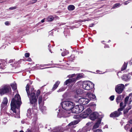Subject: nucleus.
Listing matches in <instances>:
<instances>
[{
  "mask_svg": "<svg viewBox=\"0 0 132 132\" xmlns=\"http://www.w3.org/2000/svg\"><path fill=\"white\" fill-rule=\"evenodd\" d=\"M21 104V98L19 94H16L14 98L12 100L11 103V110L14 113H16V109H19Z\"/></svg>",
  "mask_w": 132,
  "mask_h": 132,
  "instance_id": "nucleus-1",
  "label": "nucleus"
},
{
  "mask_svg": "<svg viewBox=\"0 0 132 132\" xmlns=\"http://www.w3.org/2000/svg\"><path fill=\"white\" fill-rule=\"evenodd\" d=\"M29 89V85L27 84L26 86V90L27 95L29 98L30 103L32 104H33L35 103L37 101V99L35 96V91L33 88H32L31 89L30 92Z\"/></svg>",
  "mask_w": 132,
  "mask_h": 132,
  "instance_id": "nucleus-2",
  "label": "nucleus"
},
{
  "mask_svg": "<svg viewBox=\"0 0 132 132\" xmlns=\"http://www.w3.org/2000/svg\"><path fill=\"white\" fill-rule=\"evenodd\" d=\"M62 108L66 110H70L74 105V103L72 102L64 101L61 103Z\"/></svg>",
  "mask_w": 132,
  "mask_h": 132,
  "instance_id": "nucleus-3",
  "label": "nucleus"
},
{
  "mask_svg": "<svg viewBox=\"0 0 132 132\" xmlns=\"http://www.w3.org/2000/svg\"><path fill=\"white\" fill-rule=\"evenodd\" d=\"M83 88L86 90H89L93 88L94 84L89 81H84L82 84Z\"/></svg>",
  "mask_w": 132,
  "mask_h": 132,
  "instance_id": "nucleus-4",
  "label": "nucleus"
},
{
  "mask_svg": "<svg viewBox=\"0 0 132 132\" xmlns=\"http://www.w3.org/2000/svg\"><path fill=\"white\" fill-rule=\"evenodd\" d=\"M84 106L80 105H77L73 107L71 109V112L72 113H78L81 112L84 110Z\"/></svg>",
  "mask_w": 132,
  "mask_h": 132,
  "instance_id": "nucleus-5",
  "label": "nucleus"
},
{
  "mask_svg": "<svg viewBox=\"0 0 132 132\" xmlns=\"http://www.w3.org/2000/svg\"><path fill=\"white\" fill-rule=\"evenodd\" d=\"M11 88L9 86H5L1 89H0V94L1 95H3L5 93L11 92Z\"/></svg>",
  "mask_w": 132,
  "mask_h": 132,
  "instance_id": "nucleus-6",
  "label": "nucleus"
},
{
  "mask_svg": "<svg viewBox=\"0 0 132 132\" xmlns=\"http://www.w3.org/2000/svg\"><path fill=\"white\" fill-rule=\"evenodd\" d=\"M125 88L124 85L122 84H120L116 86L115 90L117 93L118 94H120L122 92Z\"/></svg>",
  "mask_w": 132,
  "mask_h": 132,
  "instance_id": "nucleus-7",
  "label": "nucleus"
},
{
  "mask_svg": "<svg viewBox=\"0 0 132 132\" xmlns=\"http://www.w3.org/2000/svg\"><path fill=\"white\" fill-rule=\"evenodd\" d=\"M92 111L89 108H88L85 111L80 114V117L83 118H86L91 112Z\"/></svg>",
  "mask_w": 132,
  "mask_h": 132,
  "instance_id": "nucleus-8",
  "label": "nucleus"
},
{
  "mask_svg": "<svg viewBox=\"0 0 132 132\" xmlns=\"http://www.w3.org/2000/svg\"><path fill=\"white\" fill-rule=\"evenodd\" d=\"M122 110V108H120L118 109L117 111H115L112 113L110 114V117H118L121 114L120 111Z\"/></svg>",
  "mask_w": 132,
  "mask_h": 132,
  "instance_id": "nucleus-9",
  "label": "nucleus"
},
{
  "mask_svg": "<svg viewBox=\"0 0 132 132\" xmlns=\"http://www.w3.org/2000/svg\"><path fill=\"white\" fill-rule=\"evenodd\" d=\"M76 79L75 78H72L67 80L64 82V85H68L70 86H72L73 85L75 82Z\"/></svg>",
  "mask_w": 132,
  "mask_h": 132,
  "instance_id": "nucleus-10",
  "label": "nucleus"
},
{
  "mask_svg": "<svg viewBox=\"0 0 132 132\" xmlns=\"http://www.w3.org/2000/svg\"><path fill=\"white\" fill-rule=\"evenodd\" d=\"M90 100L88 98H82L78 99V102L80 104L85 105L88 104Z\"/></svg>",
  "mask_w": 132,
  "mask_h": 132,
  "instance_id": "nucleus-11",
  "label": "nucleus"
},
{
  "mask_svg": "<svg viewBox=\"0 0 132 132\" xmlns=\"http://www.w3.org/2000/svg\"><path fill=\"white\" fill-rule=\"evenodd\" d=\"M100 117L98 113L96 112L92 113L89 116V118L92 120H94L96 118Z\"/></svg>",
  "mask_w": 132,
  "mask_h": 132,
  "instance_id": "nucleus-12",
  "label": "nucleus"
},
{
  "mask_svg": "<svg viewBox=\"0 0 132 132\" xmlns=\"http://www.w3.org/2000/svg\"><path fill=\"white\" fill-rule=\"evenodd\" d=\"M69 78H75L76 79V81L77 79H80L82 78V76L81 74H79L78 75H75V74L70 75L69 76Z\"/></svg>",
  "mask_w": 132,
  "mask_h": 132,
  "instance_id": "nucleus-13",
  "label": "nucleus"
},
{
  "mask_svg": "<svg viewBox=\"0 0 132 132\" xmlns=\"http://www.w3.org/2000/svg\"><path fill=\"white\" fill-rule=\"evenodd\" d=\"M101 119L99 118L97 121L96 122L95 124L93 126V129L94 130L98 128L99 127L100 124L101 123Z\"/></svg>",
  "mask_w": 132,
  "mask_h": 132,
  "instance_id": "nucleus-14",
  "label": "nucleus"
},
{
  "mask_svg": "<svg viewBox=\"0 0 132 132\" xmlns=\"http://www.w3.org/2000/svg\"><path fill=\"white\" fill-rule=\"evenodd\" d=\"M87 95L90 98V100H92L95 98L96 96L95 95L90 93H88Z\"/></svg>",
  "mask_w": 132,
  "mask_h": 132,
  "instance_id": "nucleus-15",
  "label": "nucleus"
},
{
  "mask_svg": "<svg viewBox=\"0 0 132 132\" xmlns=\"http://www.w3.org/2000/svg\"><path fill=\"white\" fill-rule=\"evenodd\" d=\"M79 122V121L78 120H74L69 123L68 124V126H71L72 127L73 125H75L77 124Z\"/></svg>",
  "mask_w": 132,
  "mask_h": 132,
  "instance_id": "nucleus-16",
  "label": "nucleus"
},
{
  "mask_svg": "<svg viewBox=\"0 0 132 132\" xmlns=\"http://www.w3.org/2000/svg\"><path fill=\"white\" fill-rule=\"evenodd\" d=\"M8 102V101L7 98L5 97L4 98L3 101L2 102V103L1 104V106L2 107L3 106V104H4L5 106H6L7 103Z\"/></svg>",
  "mask_w": 132,
  "mask_h": 132,
  "instance_id": "nucleus-17",
  "label": "nucleus"
},
{
  "mask_svg": "<svg viewBox=\"0 0 132 132\" xmlns=\"http://www.w3.org/2000/svg\"><path fill=\"white\" fill-rule=\"evenodd\" d=\"M122 80L125 81H128L130 77L127 75H125L122 77Z\"/></svg>",
  "mask_w": 132,
  "mask_h": 132,
  "instance_id": "nucleus-18",
  "label": "nucleus"
},
{
  "mask_svg": "<svg viewBox=\"0 0 132 132\" xmlns=\"http://www.w3.org/2000/svg\"><path fill=\"white\" fill-rule=\"evenodd\" d=\"M60 82L59 81H56L55 84L54 85V86L52 88V89L53 90H55L58 86L59 85L60 83Z\"/></svg>",
  "mask_w": 132,
  "mask_h": 132,
  "instance_id": "nucleus-19",
  "label": "nucleus"
},
{
  "mask_svg": "<svg viewBox=\"0 0 132 132\" xmlns=\"http://www.w3.org/2000/svg\"><path fill=\"white\" fill-rule=\"evenodd\" d=\"M11 86L13 90H15L16 89L17 87L16 84L15 82L12 84L11 85Z\"/></svg>",
  "mask_w": 132,
  "mask_h": 132,
  "instance_id": "nucleus-20",
  "label": "nucleus"
},
{
  "mask_svg": "<svg viewBox=\"0 0 132 132\" xmlns=\"http://www.w3.org/2000/svg\"><path fill=\"white\" fill-rule=\"evenodd\" d=\"M75 7L74 6L72 5H69L68 7V9L69 10L72 11L74 9Z\"/></svg>",
  "mask_w": 132,
  "mask_h": 132,
  "instance_id": "nucleus-21",
  "label": "nucleus"
},
{
  "mask_svg": "<svg viewBox=\"0 0 132 132\" xmlns=\"http://www.w3.org/2000/svg\"><path fill=\"white\" fill-rule=\"evenodd\" d=\"M59 112L58 113V116L60 114H64V113H65V111L64 110H62L60 109H59Z\"/></svg>",
  "mask_w": 132,
  "mask_h": 132,
  "instance_id": "nucleus-22",
  "label": "nucleus"
},
{
  "mask_svg": "<svg viewBox=\"0 0 132 132\" xmlns=\"http://www.w3.org/2000/svg\"><path fill=\"white\" fill-rule=\"evenodd\" d=\"M53 19V18L52 16H49L47 18V20L48 22H51L52 21Z\"/></svg>",
  "mask_w": 132,
  "mask_h": 132,
  "instance_id": "nucleus-23",
  "label": "nucleus"
},
{
  "mask_svg": "<svg viewBox=\"0 0 132 132\" xmlns=\"http://www.w3.org/2000/svg\"><path fill=\"white\" fill-rule=\"evenodd\" d=\"M39 108L41 110L43 111L46 110V108L45 106H43V104L39 105Z\"/></svg>",
  "mask_w": 132,
  "mask_h": 132,
  "instance_id": "nucleus-24",
  "label": "nucleus"
},
{
  "mask_svg": "<svg viewBox=\"0 0 132 132\" xmlns=\"http://www.w3.org/2000/svg\"><path fill=\"white\" fill-rule=\"evenodd\" d=\"M42 96H39L38 99V103L39 105L43 104V103H42Z\"/></svg>",
  "mask_w": 132,
  "mask_h": 132,
  "instance_id": "nucleus-25",
  "label": "nucleus"
},
{
  "mask_svg": "<svg viewBox=\"0 0 132 132\" xmlns=\"http://www.w3.org/2000/svg\"><path fill=\"white\" fill-rule=\"evenodd\" d=\"M32 114L30 110H28L27 111V115L28 117H29V118H30V116Z\"/></svg>",
  "mask_w": 132,
  "mask_h": 132,
  "instance_id": "nucleus-26",
  "label": "nucleus"
},
{
  "mask_svg": "<svg viewBox=\"0 0 132 132\" xmlns=\"http://www.w3.org/2000/svg\"><path fill=\"white\" fill-rule=\"evenodd\" d=\"M127 64L125 63L121 68V70L123 71L127 67Z\"/></svg>",
  "mask_w": 132,
  "mask_h": 132,
  "instance_id": "nucleus-27",
  "label": "nucleus"
},
{
  "mask_svg": "<svg viewBox=\"0 0 132 132\" xmlns=\"http://www.w3.org/2000/svg\"><path fill=\"white\" fill-rule=\"evenodd\" d=\"M5 66L3 63H0V71L2 69H4Z\"/></svg>",
  "mask_w": 132,
  "mask_h": 132,
  "instance_id": "nucleus-28",
  "label": "nucleus"
},
{
  "mask_svg": "<svg viewBox=\"0 0 132 132\" xmlns=\"http://www.w3.org/2000/svg\"><path fill=\"white\" fill-rule=\"evenodd\" d=\"M132 95H131V96ZM131 96V95L130 96ZM129 96H129H129H127L126 97L125 99V104H126L127 102H128V100H129Z\"/></svg>",
  "mask_w": 132,
  "mask_h": 132,
  "instance_id": "nucleus-29",
  "label": "nucleus"
},
{
  "mask_svg": "<svg viewBox=\"0 0 132 132\" xmlns=\"http://www.w3.org/2000/svg\"><path fill=\"white\" fill-rule=\"evenodd\" d=\"M120 6V4L119 3H116L114 5L113 7L112 8V9H114L115 7H119Z\"/></svg>",
  "mask_w": 132,
  "mask_h": 132,
  "instance_id": "nucleus-30",
  "label": "nucleus"
},
{
  "mask_svg": "<svg viewBox=\"0 0 132 132\" xmlns=\"http://www.w3.org/2000/svg\"><path fill=\"white\" fill-rule=\"evenodd\" d=\"M67 51H64V52H63L62 54L61 55H62V56H64L65 55L67 54ZM67 54H68L69 53L68 52V51L67 52Z\"/></svg>",
  "mask_w": 132,
  "mask_h": 132,
  "instance_id": "nucleus-31",
  "label": "nucleus"
},
{
  "mask_svg": "<svg viewBox=\"0 0 132 132\" xmlns=\"http://www.w3.org/2000/svg\"><path fill=\"white\" fill-rule=\"evenodd\" d=\"M37 1V0H32L30 2L29 4H33L34 3L36 2Z\"/></svg>",
  "mask_w": 132,
  "mask_h": 132,
  "instance_id": "nucleus-32",
  "label": "nucleus"
},
{
  "mask_svg": "<svg viewBox=\"0 0 132 132\" xmlns=\"http://www.w3.org/2000/svg\"><path fill=\"white\" fill-rule=\"evenodd\" d=\"M79 117H80V115H79L77 114L73 116V118L76 119L79 118Z\"/></svg>",
  "mask_w": 132,
  "mask_h": 132,
  "instance_id": "nucleus-33",
  "label": "nucleus"
},
{
  "mask_svg": "<svg viewBox=\"0 0 132 132\" xmlns=\"http://www.w3.org/2000/svg\"><path fill=\"white\" fill-rule=\"evenodd\" d=\"M120 98L121 97L120 96H118L117 97L116 99V101L118 103L119 102V101L120 100Z\"/></svg>",
  "mask_w": 132,
  "mask_h": 132,
  "instance_id": "nucleus-34",
  "label": "nucleus"
},
{
  "mask_svg": "<svg viewBox=\"0 0 132 132\" xmlns=\"http://www.w3.org/2000/svg\"><path fill=\"white\" fill-rule=\"evenodd\" d=\"M40 91L39 90H37L36 93V96L37 97H38L39 95H40Z\"/></svg>",
  "mask_w": 132,
  "mask_h": 132,
  "instance_id": "nucleus-35",
  "label": "nucleus"
},
{
  "mask_svg": "<svg viewBox=\"0 0 132 132\" xmlns=\"http://www.w3.org/2000/svg\"><path fill=\"white\" fill-rule=\"evenodd\" d=\"M94 132H101L102 130L100 129H96L95 131V130H94Z\"/></svg>",
  "mask_w": 132,
  "mask_h": 132,
  "instance_id": "nucleus-36",
  "label": "nucleus"
},
{
  "mask_svg": "<svg viewBox=\"0 0 132 132\" xmlns=\"http://www.w3.org/2000/svg\"><path fill=\"white\" fill-rule=\"evenodd\" d=\"M65 89L64 88H62L60 89L59 90L57 91V92H59L62 91L64 90Z\"/></svg>",
  "mask_w": 132,
  "mask_h": 132,
  "instance_id": "nucleus-37",
  "label": "nucleus"
},
{
  "mask_svg": "<svg viewBox=\"0 0 132 132\" xmlns=\"http://www.w3.org/2000/svg\"><path fill=\"white\" fill-rule=\"evenodd\" d=\"M25 56L26 57H28L29 56V53H26L25 54Z\"/></svg>",
  "mask_w": 132,
  "mask_h": 132,
  "instance_id": "nucleus-38",
  "label": "nucleus"
},
{
  "mask_svg": "<svg viewBox=\"0 0 132 132\" xmlns=\"http://www.w3.org/2000/svg\"><path fill=\"white\" fill-rule=\"evenodd\" d=\"M20 117L19 113H18L16 114V115L15 116V117L16 118H19Z\"/></svg>",
  "mask_w": 132,
  "mask_h": 132,
  "instance_id": "nucleus-39",
  "label": "nucleus"
},
{
  "mask_svg": "<svg viewBox=\"0 0 132 132\" xmlns=\"http://www.w3.org/2000/svg\"><path fill=\"white\" fill-rule=\"evenodd\" d=\"M110 98L111 101H113L114 99V96H112L110 97Z\"/></svg>",
  "mask_w": 132,
  "mask_h": 132,
  "instance_id": "nucleus-40",
  "label": "nucleus"
},
{
  "mask_svg": "<svg viewBox=\"0 0 132 132\" xmlns=\"http://www.w3.org/2000/svg\"><path fill=\"white\" fill-rule=\"evenodd\" d=\"M38 127H43V125L41 123H39L38 124Z\"/></svg>",
  "mask_w": 132,
  "mask_h": 132,
  "instance_id": "nucleus-41",
  "label": "nucleus"
},
{
  "mask_svg": "<svg viewBox=\"0 0 132 132\" xmlns=\"http://www.w3.org/2000/svg\"><path fill=\"white\" fill-rule=\"evenodd\" d=\"M16 8V7H10L9 8V9L11 10H13L15 9Z\"/></svg>",
  "mask_w": 132,
  "mask_h": 132,
  "instance_id": "nucleus-42",
  "label": "nucleus"
},
{
  "mask_svg": "<svg viewBox=\"0 0 132 132\" xmlns=\"http://www.w3.org/2000/svg\"><path fill=\"white\" fill-rule=\"evenodd\" d=\"M5 24L6 25H8L9 24V21H6L5 22Z\"/></svg>",
  "mask_w": 132,
  "mask_h": 132,
  "instance_id": "nucleus-43",
  "label": "nucleus"
},
{
  "mask_svg": "<svg viewBox=\"0 0 132 132\" xmlns=\"http://www.w3.org/2000/svg\"><path fill=\"white\" fill-rule=\"evenodd\" d=\"M123 104V103L122 102H121L120 103V106L121 107L120 108H122L123 109V108H122V106Z\"/></svg>",
  "mask_w": 132,
  "mask_h": 132,
  "instance_id": "nucleus-44",
  "label": "nucleus"
},
{
  "mask_svg": "<svg viewBox=\"0 0 132 132\" xmlns=\"http://www.w3.org/2000/svg\"><path fill=\"white\" fill-rule=\"evenodd\" d=\"M14 60H11L9 61V62L10 63L13 62H14Z\"/></svg>",
  "mask_w": 132,
  "mask_h": 132,
  "instance_id": "nucleus-45",
  "label": "nucleus"
},
{
  "mask_svg": "<svg viewBox=\"0 0 132 132\" xmlns=\"http://www.w3.org/2000/svg\"><path fill=\"white\" fill-rule=\"evenodd\" d=\"M129 122L130 123L132 124V119L129 120Z\"/></svg>",
  "mask_w": 132,
  "mask_h": 132,
  "instance_id": "nucleus-46",
  "label": "nucleus"
},
{
  "mask_svg": "<svg viewBox=\"0 0 132 132\" xmlns=\"http://www.w3.org/2000/svg\"><path fill=\"white\" fill-rule=\"evenodd\" d=\"M27 60L28 61H31V59L30 58H29Z\"/></svg>",
  "mask_w": 132,
  "mask_h": 132,
  "instance_id": "nucleus-47",
  "label": "nucleus"
},
{
  "mask_svg": "<svg viewBox=\"0 0 132 132\" xmlns=\"http://www.w3.org/2000/svg\"><path fill=\"white\" fill-rule=\"evenodd\" d=\"M5 106L4 105V104H3V106L2 107L1 106V110H2V109L5 106Z\"/></svg>",
  "mask_w": 132,
  "mask_h": 132,
  "instance_id": "nucleus-48",
  "label": "nucleus"
},
{
  "mask_svg": "<svg viewBox=\"0 0 132 132\" xmlns=\"http://www.w3.org/2000/svg\"><path fill=\"white\" fill-rule=\"evenodd\" d=\"M94 25V24L92 23V24H91L90 25V27H92Z\"/></svg>",
  "mask_w": 132,
  "mask_h": 132,
  "instance_id": "nucleus-49",
  "label": "nucleus"
},
{
  "mask_svg": "<svg viewBox=\"0 0 132 132\" xmlns=\"http://www.w3.org/2000/svg\"><path fill=\"white\" fill-rule=\"evenodd\" d=\"M41 22H42V23H43L44 22V19H43V20H42L41 21Z\"/></svg>",
  "mask_w": 132,
  "mask_h": 132,
  "instance_id": "nucleus-50",
  "label": "nucleus"
},
{
  "mask_svg": "<svg viewBox=\"0 0 132 132\" xmlns=\"http://www.w3.org/2000/svg\"><path fill=\"white\" fill-rule=\"evenodd\" d=\"M109 47V46L108 45H105V46H104V47L105 48H107V47Z\"/></svg>",
  "mask_w": 132,
  "mask_h": 132,
  "instance_id": "nucleus-51",
  "label": "nucleus"
},
{
  "mask_svg": "<svg viewBox=\"0 0 132 132\" xmlns=\"http://www.w3.org/2000/svg\"><path fill=\"white\" fill-rule=\"evenodd\" d=\"M128 4L127 2H125L124 3L125 5H127Z\"/></svg>",
  "mask_w": 132,
  "mask_h": 132,
  "instance_id": "nucleus-52",
  "label": "nucleus"
},
{
  "mask_svg": "<svg viewBox=\"0 0 132 132\" xmlns=\"http://www.w3.org/2000/svg\"><path fill=\"white\" fill-rule=\"evenodd\" d=\"M130 132H132V127L131 128V129L130 130Z\"/></svg>",
  "mask_w": 132,
  "mask_h": 132,
  "instance_id": "nucleus-53",
  "label": "nucleus"
},
{
  "mask_svg": "<svg viewBox=\"0 0 132 132\" xmlns=\"http://www.w3.org/2000/svg\"><path fill=\"white\" fill-rule=\"evenodd\" d=\"M132 95V93L130 94H129V95L130 96V95Z\"/></svg>",
  "mask_w": 132,
  "mask_h": 132,
  "instance_id": "nucleus-54",
  "label": "nucleus"
},
{
  "mask_svg": "<svg viewBox=\"0 0 132 132\" xmlns=\"http://www.w3.org/2000/svg\"><path fill=\"white\" fill-rule=\"evenodd\" d=\"M19 132H24L22 130H20L19 131Z\"/></svg>",
  "mask_w": 132,
  "mask_h": 132,
  "instance_id": "nucleus-55",
  "label": "nucleus"
},
{
  "mask_svg": "<svg viewBox=\"0 0 132 132\" xmlns=\"http://www.w3.org/2000/svg\"><path fill=\"white\" fill-rule=\"evenodd\" d=\"M130 109H131V108H130L129 109H128V111L129 110H130Z\"/></svg>",
  "mask_w": 132,
  "mask_h": 132,
  "instance_id": "nucleus-56",
  "label": "nucleus"
},
{
  "mask_svg": "<svg viewBox=\"0 0 132 132\" xmlns=\"http://www.w3.org/2000/svg\"><path fill=\"white\" fill-rule=\"evenodd\" d=\"M89 123H87L86 124V125H88L89 124Z\"/></svg>",
  "mask_w": 132,
  "mask_h": 132,
  "instance_id": "nucleus-57",
  "label": "nucleus"
},
{
  "mask_svg": "<svg viewBox=\"0 0 132 132\" xmlns=\"http://www.w3.org/2000/svg\"><path fill=\"white\" fill-rule=\"evenodd\" d=\"M28 132H31L29 130H28Z\"/></svg>",
  "mask_w": 132,
  "mask_h": 132,
  "instance_id": "nucleus-58",
  "label": "nucleus"
},
{
  "mask_svg": "<svg viewBox=\"0 0 132 132\" xmlns=\"http://www.w3.org/2000/svg\"><path fill=\"white\" fill-rule=\"evenodd\" d=\"M50 52H51V53H52L51 52V51L50 50Z\"/></svg>",
  "mask_w": 132,
  "mask_h": 132,
  "instance_id": "nucleus-59",
  "label": "nucleus"
},
{
  "mask_svg": "<svg viewBox=\"0 0 132 132\" xmlns=\"http://www.w3.org/2000/svg\"><path fill=\"white\" fill-rule=\"evenodd\" d=\"M21 122H22V123H23V122H22V121H21Z\"/></svg>",
  "mask_w": 132,
  "mask_h": 132,
  "instance_id": "nucleus-60",
  "label": "nucleus"
},
{
  "mask_svg": "<svg viewBox=\"0 0 132 132\" xmlns=\"http://www.w3.org/2000/svg\"><path fill=\"white\" fill-rule=\"evenodd\" d=\"M128 126V125H127L126 126V127H127Z\"/></svg>",
  "mask_w": 132,
  "mask_h": 132,
  "instance_id": "nucleus-61",
  "label": "nucleus"
},
{
  "mask_svg": "<svg viewBox=\"0 0 132 132\" xmlns=\"http://www.w3.org/2000/svg\"><path fill=\"white\" fill-rule=\"evenodd\" d=\"M11 64V65H12V64Z\"/></svg>",
  "mask_w": 132,
  "mask_h": 132,
  "instance_id": "nucleus-62",
  "label": "nucleus"
},
{
  "mask_svg": "<svg viewBox=\"0 0 132 132\" xmlns=\"http://www.w3.org/2000/svg\"><path fill=\"white\" fill-rule=\"evenodd\" d=\"M131 28H132V27H131Z\"/></svg>",
  "mask_w": 132,
  "mask_h": 132,
  "instance_id": "nucleus-63",
  "label": "nucleus"
}]
</instances>
